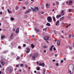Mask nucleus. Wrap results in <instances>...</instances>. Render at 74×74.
<instances>
[{
  "label": "nucleus",
  "mask_w": 74,
  "mask_h": 74,
  "mask_svg": "<svg viewBox=\"0 0 74 74\" xmlns=\"http://www.w3.org/2000/svg\"><path fill=\"white\" fill-rule=\"evenodd\" d=\"M21 46H18V49H21Z\"/></svg>",
  "instance_id": "nucleus-51"
},
{
  "label": "nucleus",
  "mask_w": 74,
  "mask_h": 74,
  "mask_svg": "<svg viewBox=\"0 0 74 74\" xmlns=\"http://www.w3.org/2000/svg\"><path fill=\"white\" fill-rule=\"evenodd\" d=\"M2 14V12H0V14Z\"/></svg>",
  "instance_id": "nucleus-64"
},
{
  "label": "nucleus",
  "mask_w": 74,
  "mask_h": 74,
  "mask_svg": "<svg viewBox=\"0 0 74 74\" xmlns=\"http://www.w3.org/2000/svg\"><path fill=\"white\" fill-rule=\"evenodd\" d=\"M47 28L46 27L45 28H43V31H44V30H45V31H47Z\"/></svg>",
  "instance_id": "nucleus-28"
},
{
  "label": "nucleus",
  "mask_w": 74,
  "mask_h": 74,
  "mask_svg": "<svg viewBox=\"0 0 74 74\" xmlns=\"http://www.w3.org/2000/svg\"><path fill=\"white\" fill-rule=\"evenodd\" d=\"M53 50L54 51H56V48L55 47L53 48Z\"/></svg>",
  "instance_id": "nucleus-47"
},
{
  "label": "nucleus",
  "mask_w": 74,
  "mask_h": 74,
  "mask_svg": "<svg viewBox=\"0 0 74 74\" xmlns=\"http://www.w3.org/2000/svg\"><path fill=\"white\" fill-rule=\"evenodd\" d=\"M50 5L48 3L46 4V6L47 8H49V7Z\"/></svg>",
  "instance_id": "nucleus-21"
},
{
  "label": "nucleus",
  "mask_w": 74,
  "mask_h": 74,
  "mask_svg": "<svg viewBox=\"0 0 74 74\" xmlns=\"http://www.w3.org/2000/svg\"><path fill=\"white\" fill-rule=\"evenodd\" d=\"M16 10H18V7H16Z\"/></svg>",
  "instance_id": "nucleus-41"
},
{
  "label": "nucleus",
  "mask_w": 74,
  "mask_h": 74,
  "mask_svg": "<svg viewBox=\"0 0 74 74\" xmlns=\"http://www.w3.org/2000/svg\"><path fill=\"white\" fill-rule=\"evenodd\" d=\"M23 47H26V44H24L23 45Z\"/></svg>",
  "instance_id": "nucleus-52"
},
{
  "label": "nucleus",
  "mask_w": 74,
  "mask_h": 74,
  "mask_svg": "<svg viewBox=\"0 0 74 74\" xmlns=\"http://www.w3.org/2000/svg\"><path fill=\"white\" fill-rule=\"evenodd\" d=\"M71 35H69L68 36L69 38H70V37H71Z\"/></svg>",
  "instance_id": "nucleus-42"
},
{
  "label": "nucleus",
  "mask_w": 74,
  "mask_h": 74,
  "mask_svg": "<svg viewBox=\"0 0 74 74\" xmlns=\"http://www.w3.org/2000/svg\"><path fill=\"white\" fill-rule=\"evenodd\" d=\"M71 26V24L70 23L69 24V25H68V26Z\"/></svg>",
  "instance_id": "nucleus-60"
},
{
  "label": "nucleus",
  "mask_w": 74,
  "mask_h": 74,
  "mask_svg": "<svg viewBox=\"0 0 74 74\" xmlns=\"http://www.w3.org/2000/svg\"><path fill=\"white\" fill-rule=\"evenodd\" d=\"M59 23V21H57L56 23V26H57L58 25V23Z\"/></svg>",
  "instance_id": "nucleus-22"
},
{
  "label": "nucleus",
  "mask_w": 74,
  "mask_h": 74,
  "mask_svg": "<svg viewBox=\"0 0 74 74\" xmlns=\"http://www.w3.org/2000/svg\"><path fill=\"white\" fill-rule=\"evenodd\" d=\"M7 70H8V71H12V69H11L10 67H9L7 69Z\"/></svg>",
  "instance_id": "nucleus-8"
},
{
  "label": "nucleus",
  "mask_w": 74,
  "mask_h": 74,
  "mask_svg": "<svg viewBox=\"0 0 74 74\" xmlns=\"http://www.w3.org/2000/svg\"><path fill=\"white\" fill-rule=\"evenodd\" d=\"M11 55H15V54L14 53H13V52H12L11 53Z\"/></svg>",
  "instance_id": "nucleus-35"
},
{
  "label": "nucleus",
  "mask_w": 74,
  "mask_h": 74,
  "mask_svg": "<svg viewBox=\"0 0 74 74\" xmlns=\"http://www.w3.org/2000/svg\"><path fill=\"white\" fill-rule=\"evenodd\" d=\"M54 33H55V34H56V30H54L53 31Z\"/></svg>",
  "instance_id": "nucleus-30"
},
{
  "label": "nucleus",
  "mask_w": 74,
  "mask_h": 74,
  "mask_svg": "<svg viewBox=\"0 0 74 74\" xmlns=\"http://www.w3.org/2000/svg\"><path fill=\"white\" fill-rule=\"evenodd\" d=\"M56 4L57 5H59V2L57 1L56 2Z\"/></svg>",
  "instance_id": "nucleus-40"
},
{
  "label": "nucleus",
  "mask_w": 74,
  "mask_h": 74,
  "mask_svg": "<svg viewBox=\"0 0 74 74\" xmlns=\"http://www.w3.org/2000/svg\"><path fill=\"white\" fill-rule=\"evenodd\" d=\"M19 71H20V72H21V71H22V70L21 69H19Z\"/></svg>",
  "instance_id": "nucleus-57"
},
{
  "label": "nucleus",
  "mask_w": 74,
  "mask_h": 74,
  "mask_svg": "<svg viewBox=\"0 0 74 74\" xmlns=\"http://www.w3.org/2000/svg\"><path fill=\"white\" fill-rule=\"evenodd\" d=\"M38 53H35L34 54L33 56L32 57V59L33 60H35V58H37L38 56Z\"/></svg>",
  "instance_id": "nucleus-2"
},
{
  "label": "nucleus",
  "mask_w": 74,
  "mask_h": 74,
  "mask_svg": "<svg viewBox=\"0 0 74 74\" xmlns=\"http://www.w3.org/2000/svg\"><path fill=\"white\" fill-rule=\"evenodd\" d=\"M5 36L2 35L1 36V38H2V39H4V38H5Z\"/></svg>",
  "instance_id": "nucleus-26"
},
{
  "label": "nucleus",
  "mask_w": 74,
  "mask_h": 74,
  "mask_svg": "<svg viewBox=\"0 0 74 74\" xmlns=\"http://www.w3.org/2000/svg\"><path fill=\"white\" fill-rule=\"evenodd\" d=\"M34 73H37V71H34Z\"/></svg>",
  "instance_id": "nucleus-59"
},
{
  "label": "nucleus",
  "mask_w": 74,
  "mask_h": 74,
  "mask_svg": "<svg viewBox=\"0 0 74 74\" xmlns=\"http://www.w3.org/2000/svg\"><path fill=\"white\" fill-rule=\"evenodd\" d=\"M31 48H34V46L33 44H31Z\"/></svg>",
  "instance_id": "nucleus-25"
},
{
  "label": "nucleus",
  "mask_w": 74,
  "mask_h": 74,
  "mask_svg": "<svg viewBox=\"0 0 74 74\" xmlns=\"http://www.w3.org/2000/svg\"><path fill=\"white\" fill-rule=\"evenodd\" d=\"M43 48H47V46H43Z\"/></svg>",
  "instance_id": "nucleus-38"
},
{
  "label": "nucleus",
  "mask_w": 74,
  "mask_h": 74,
  "mask_svg": "<svg viewBox=\"0 0 74 74\" xmlns=\"http://www.w3.org/2000/svg\"><path fill=\"white\" fill-rule=\"evenodd\" d=\"M43 71L44 72H45V71H46L45 70V69H44L43 70Z\"/></svg>",
  "instance_id": "nucleus-62"
},
{
  "label": "nucleus",
  "mask_w": 74,
  "mask_h": 74,
  "mask_svg": "<svg viewBox=\"0 0 74 74\" xmlns=\"http://www.w3.org/2000/svg\"><path fill=\"white\" fill-rule=\"evenodd\" d=\"M13 34L12 33L11 36L12 37V36H13Z\"/></svg>",
  "instance_id": "nucleus-55"
},
{
  "label": "nucleus",
  "mask_w": 74,
  "mask_h": 74,
  "mask_svg": "<svg viewBox=\"0 0 74 74\" xmlns=\"http://www.w3.org/2000/svg\"><path fill=\"white\" fill-rule=\"evenodd\" d=\"M61 63H63V60H61Z\"/></svg>",
  "instance_id": "nucleus-46"
},
{
  "label": "nucleus",
  "mask_w": 74,
  "mask_h": 74,
  "mask_svg": "<svg viewBox=\"0 0 74 74\" xmlns=\"http://www.w3.org/2000/svg\"><path fill=\"white\" fill-rule=\"evenodd\" d=\"M27 17H28V16L27 15H25V18H27Z\"/></svg>",
  "instance_id": "nucleus-34"
},
{
  "label": "nucleus",
  "mask_w": 74,
  "mask_h": 74,
  "mask_svg": "<svg viewBox=\"0 0 74 74\" xmlns=\"http://www.w3.org/2000/svg\"><path fill=\"white\" fill-rule=\"evenodd\" d=\"M46 25L48 26H49L51 25V24H50V23H47L46 24Z\"/></svg>",
  "instance_id": "nucleus-23"
},
{
  "label": "nucleus",
  "mask_w": 74,
  "mask_h": 74,
  "mask_svg": "<svg viewBox=\"0 0 74 74\" xmlns=\"http://www.w3.org/2000/svg\"><path fill=\"white\" fill-rule=\"evenodd\" d=\"M31 9L32 10V11H33V10L34 9L32 7H31Z\"/></svg>",
  "instance_id": "nucleus-61"
},
{
  "label": "nucleus",
  "mask_w": 74,
  "mask_h": 74,
  "mask_svg": "<svg viewBox=\"0 0 74 74\" xmlns=\"http://www.w3.org/2000/svg\"><path fill=\"white\" fill-rule=\"evenodd\" d=\"M61 37L62 38H64V36H61Z\"/></svg>",
  "instance_id": "nucleus-49"
},
{
  "label": "nucleus",
  "mask_w": 74,
  "mask_h": 74,
  "mask_svg": "<svg viewBox=\"0 0 74 74\" xmlns=\"http://www.w3.org/2000/svg\"><path fill=\"white\" fill-rule=\"evenodd\" d=\"M44 12H41V14H44Z\"/></svg>",
  "instance_id": "nucleus-48"
},
{
  "label": "nucleus",
  "mask_w": 74,
  "mask_h": 74,
  "mask_svg": "<svg viewBox=\"0 0 74 74\" xmlns=\"http://www.w3.org/2000/svg\"><path fill=\"white\" fill-rule=\"evenodd\" d=\"M34 8L37 11H38V7H35Z\"/></svg>",
  "instance_id": "nucleus-16"
},
{
  "label": "nucleus",
  "mask_w": 74,
  "mask_h": 74,
  "mask_svg": "<svg viewBox=\"0 0 74 74\" xmlns=\"http://www.w3.org/2000/svg\"><path fill=\"white\" fill-rule=\"evenodd\" d=\"M47 19L49 22H52V18H51V16H48L47 18Z\"/></svg>",
  "instance_id": "nucleus-3"
},
{
  "label": "nucleus",
  "mask_w": 74,
  "mask_h": 74,
  "mask_svg": "<svg viewBox=\"0 0 74 74\" xmlns=\"http://www.w3.org/2000/svg\"><path fill=\"white\" fill-rule=\"evenodd\" d=\"M19 29L18 28H17L16 29V33H19Z\"/></svg>",
  "instance_id": "nucleus-10"
},
{
  "label": "nucleus",
  "mask_w": 74,
  "mask_h": 74,
  "mask_svg": "<svg viewBox=\"0 0 74 74\" xmlns=\"http://www.w3.org/2000/svg\"><path fill=\"white\" fill-rule=\"evenodd\" d=\"M55 57H57V56H58V55L56 54H55Z\"/></svg>",
  "instance_id": "nucleus-45"
},
{
  "label": "nucleus",
  "mask_w": 74,
  "mask_h": 74,
  "mask_svg": "<svg viewBox=\"0 0 74 74\" xmlns=\"http://www.w3.org/2000/svg\"><path fill=\"white\" fill-rule=\"evenodd\" d=\"M44 40H49V36H46L44 38Z\"/></svg>",
  "instance_id": "nucleus-4"
},
{
  "label": "nucleus",
  "mask_w": 74,
  "mask_h": 74,
  "mask_svg": "<svg viewBox=\"0 0 74 74\" xmlns=\"http://www.w3.org/2000/svg\"><path fill=\"white\" fill-rule=\"evenodd\" d=\"M10 39H12V37L11 36H10Z\"/></svg>",
  "instance_id": "nucleus-50"
},
{
  "label": "nucleus",
  "mask_w": 74,
  "mask_h": 74,
  "mask_svg": "<svg viewBox=\"0 0 74 74\" xmlns=\"http://www.w3.org/2000/svg\"><path fill=\"white\" fill-rule=\"evenodd\" d=\"M20 58V57H19L18 56L16 58V59L17 60H18V59H19Z\"/></svg>",
  "instance_id": "nucleus-33"
},
{
  "label": "nucleus",
  "mask_w": 74,
  "mask_h": 74,
  "mask_svg": "<svg viewBox=\"0 0 74 74\" xmlns=\"http://www.w3.org/2000/svg\"><path fill=\"white\" fill-rule=\"evenodd\" d=\"M69 12H72L73 11V10L72 9H69Z\"/></svg>",
  "instance_id": "nucleus-27"
},
{
  "label": "nucleus",
  "mask_w": 74,
  "mask_h": 74,
  "mask_svg": "<svg viewBox=\"0 0 74 74\" xmlns=\"http://www.w3.org/2000/svg\"><path fill=\"white\" fill-rule=\"evenodd\" d=\"M35 31H36V32H39V30H38V29L37 28H35Z\"/></svg>",
  "instance_id": "nucleus-18"
},
{
  "label": "nucleus",
  "mask_w": 74,
  "mask_h": 74,
  "mask_svg": "<svg viewBox=\"0 0 74 74\" xmlns=\"http://www.w3.org/2000/svg\"><path fill=\"white\" fill-rule=\"evenodd\" d=\"M40 68H39L38 67H37L36 68V70H38V71L39 70H40Z\"/></svg>",
  "instance_id": "nucleus-29"
},
{
  "label": "nucleus",
  "mask_w": 74,
  "mask_h": 74,
  "mask_svg": "<svg viewBox=\"0 0 74 74\" xmlns=\"http://www.w3.org/2000/svg\"><path fill=\"white\" fill-rule=\"evenodd\" d=\"M33 12H36L37 11V10H36L35 9H34L33 10Z\"/></svg>",
  "instance_id": "nucleus-19"
},
{
  "label": "nucleus",
  "mask_w": 74,
  "mask_h": 74,
  "mask_svg": "<svg viewBox=\"0 0 74 74\" xmlns=\"http://www.w3.org/2000/svg\"><path fill=\"white\" fill-rule=\"evenodd\" d=\"M8 12L9 14L12 13V11H10L8 9Z\"/></svg>",
  "instance_id": "nucleus-17"
},
{
  "label": "nucleus",
  "mask_w": 74,
  "mask_h": 74,
  "mask_svg": "<svg viewBox=\"0 0 74 74\" xmlns=\"http://www.w3.org/2000/svg\"><path fill=\"white\" fill-rule=\"evenodd\" d=\"M59 65V64L58 63H56V65L57 66H58Z\"/></svg>",
  "instance_id": "nucleus-43"
},
{
  "label": "nucleus",
  "mask_w": 74,
  "mask_h": 74,
  "mask_svg": "<svg viewBox=\"0 0 74 74\" xmlns=\"http://www.w3.org/2000/svg\"><path fill=\"white\" fill-rule=\"evenodd\" d=\"M30 11H31V9H29L27 12H25V14H27V13H29Z\"/></svg>",
  "instance_id": "nucleus-11"
},
{
  "label": "nucleus",
  "mask_w": 74,
  "mask_h": 74,
  "mask_svg": "<svg viewBox=\"0 0 74 74\" xmlns=\"http://www.w3.org/2000/svg\"><path fill=\"white\" fill-rule=\"evenodd\" d=\"M69 73H70V74H72L71 73V70H72V71H73L74 70V66L72 64H71L69 66H68Z\"/></svg>",
  "instance_id": "nucleus-1"
},
{
  "label": "nucleus",
  "mask_w": 74,
  "mask_h": 74,
  "mask_svg": "<svg viewBox=\"0 0 74 74\" xmlns=\"http://www.w3.org/2000/svg\"><path fill=\"white\" fill-rule=\"evenodd\" d=\"M32 56H33V55L32 54H31L29 55V57H32Z\"/></svg>",
  "instance_id": "nucleus-37"
},
{
  "label": "nucleus",
  "mask_w": 74,
  "mask_h": 74,
  "mask_svg": "<svg viewBox=\"0 0 74 74\" xmlns=\"http://www.w3.org/2000/svg\"><path fill=\"white\" fill-rule=\"evenodd\" d=\"M46 42H47V43L48 44V43H49V42H48V41L47 40L46 41Z\"/></svg>",
  "instance_id": "nucleus-58"
},
{
  "label": "nucleus",
  "mask_w": 74,
  "mask_h": 74,
  "mask_svg": "<svg viewBox=\"0 0 74 74\" xmlns=\"http://www.w3.org/2000/svg\"><path fill=\"white\" fill-rule=\"evenodd\" d=\"M0 62L1 64L2 65V66H4V65L5 64V63H4V61L2 60H1Z\"/></svg>",
  "instance_id": "nucleus-7"
},
{
  "label": "nucleus",
  "mask_w": 74,
  "mask_h": 74,
  "mask_svg": "<svg viewBox=\"0 0 74 74\" xmlns=\"http://www.w3.org/2000/svg\"><path fill=\"white\" fill-rule=\"evenodd\" d=\"M69 3H70L71 4H72L73 3V2H72V1H69Z\"/></svg>",
  "instance_id": "nucleus-32"
},
{
  "label": "nucleus",
  "mask_w": 74,
  "mask_h": 74,
  "mask_svg": "<svg viewBox=\"0 0 74 74\" xmlns=\"http://www.w3.org/2000/svg\"><path fill=\"white\" fill-rule=\"evenodd\" d=\"M22 8L24 10H26V8H25V7L24 6Z\"/></svg>",
  "instance_id": "nucleus-36"
},
{
  "label": "nucleus",
  "mask_w": 74,
  "mask_h": 74,
  "mask_svg": "<svg viewBox=\"0 0 74 74\" xmlns=\"http://www.w3.org/2000/svg\"><path fill=\"white\" fill-rule=\"evenodd\" d=\"M60 40H58V42L57 43V46H59L60 45Z\"/></svg>",
  "instance_id": "nucleus-9"
},
{
  "label": "nucleus",
  "mask_w": 74,
  "mask_h": 74,
  "mask_svg": "<svg viewBox=\"0 0 74 74\" xmlns=\"http://www.w3.org/2000/svg\"><path fill=\"white\" fill-rule=\"evenodd\" d=\"M56 61V60H53V62H55Z\"/></svg>",
  "instance_id": "nucleus-56"
},
{
  "label": "nucleus",
  "mask_w": 74,
  "mask_h": 74,
  "mask_svg": "<svg viewBox=\"0 0 74 74\" xmlns=\"http://www.w3.org/2000/svg\"><path fill=\"white\" fill-rule=\"evenodd\" d=\"M61 12L62 13H64V11H63V10H61Z\"/></svg>",
  "instance_id": "nucleus-53"
},
{
  "label": "nucleus",
  "mask_w": 74,
  "mask_h": 74,
  "mask_svg": "<svg viewBox=\"0 0 74 74\" xmlns=\"http://www.w3.org/2000/svg\"><path fill=\"white\" fill-rule=\"evenodd\" d=\"M53 19L54 22H55V21H56V18H55V16H53Z\"/></svg>",
  "instance_id": "nucleus-15"
},
{
  "label": "nucleus",
  "mask_w": 74,
  "mask_h": 74,
  "mask_svg": "<svg viewBox=\"0 0 74 74\" xmlns=\"http://www.w3.org/2000/svg\"><path fill=\"white\" fill-rule=\"evenodd\" d=\"M4 9V7H1V9L2 10H3Z\"/></svg>",
  "instance_id": "nucleus-39"
},
{
  "label": "nucleus",
  "mask_w": 74,
  "mask_h": 74,
  "mask_svg": "<svg viewBox=\"0 0 74 74\" xmlns=\"http://www.w3.org/2000/svg\"><path fill=\"white\" fill-rule=\"evenodd\" d=\"M39 66H42V67H44V66H45V64H44V63H41L40 62L39 64Z\"/></svg>",
  "instance_id": "nucleus-6"
},
{
  "label": "nucleus",
  "mask_w": 74,
  "mask_h": 74,
  "mask_svg": "<svg viewBox=\"0 0 74 74\" xmlns=\"http://www.w3.org/2000/svg\"><path fill=\"white\" fill-rule=\"evenodd\" d=\"M64 16H63L60 19V21H63V19H64Z\"/></svg>",
  "instance_id": "nucleus-12"
},
{
  "label": "nucleus",
  "mask_w": 74,
  "mask_h": 74,
  "mask_svg": "<svg viewBox=\"0 0 74 74\" xmlns=\"http://www.w3.org/2000/svg\"><path fill=\"white\" fill-rule=\"evenodd\" d=\"M69 49H72V48L71 46L69 47Z\"/></svg>",
  "instance_id": "nucleus-44"
},
{
  "label": "nucleus",
  "mask_w": 74,
  "mask_h": 74,
  "mask_svg": "<svg viewBox=\"0 0 74 74\" xmlns=\"http://www.w3.org/2000/svg\"><path fill=\"white\" fill-rule=\"evenodd\" d=\"M53 47H54V46L53 45L50 48V51H52V48Z\"/></svg>",
  "instance_id": "nucleus-14"
},
{
  "label": "nucleus",
  "mask_w": 74,
  "mask_h": 74,
  "mask_svg": "<svg viewBox=\"0 0 74 74\" xmlns=\"http://www.w3.org/2000/svg\"><path fill=\"white\" fill-rule=\"evenodd\" d=\"M61 17V14H60L59 15H57L56 16L57 18H60Z\"/></svg>",
  "instance_id": "nucleus-13"
},
{
  "label": "nucleus",
  "mask_w": 74,
  "mask_h": 74,
  "mask_svg": "<svg viewBox=\"0 0 74 74\" xmlns=\"http://www.w3.org/2000/svg\"><path fill=\"white\" fill-rule=\"evenodd\" d=\"M28 3H29V1H26L25 2V4L26 5H27V4H28Z\"/></svg>",
  "instance_id": "nucleus-24"
},
{
  "label": "nucleus",
  "mask_w": 74,
  "mask_h": 74,
  "mask_svg": "<svg viewBox=\"0 0 74 74\" xmlns=\"http://www.w3.org/2000/svg\"><path fill=\"white\" fill-rule=\"evenodd\" d=\"M25 66H26V67H28V66H27L26 65H25Z\"/></svg>",
  "instance_id": "nucleus-63"
},
{
  "label": "nucleus",
  "mask_w": 74,
  "mask_h": 74,
  "mask_svg": "<svg viewBox=\"0 0 74 74\" xmlns=\"http://www.w3.org/2000/svg\"><path fill=\"white\" fill-rule=\"evenodd\" d=\"M10 20L11 21H14L15 20V19L13 17H11L10 18Z\"/></svg>",
  "instance_id": "nucleus-20"
},
{
  "label": "nucleus",
  "mask_w": 74,
  "mask_h": 74,
  "mask_svg": "<svg viewBox=\"0 0 74 74\" xmlns=\"http://www.w3.org/2000/svg\"><path fill=\"white\" fill-rule=\"evenodd\" d=\"M23 64H21L20 65V66L21 67H23Z\"/></svg>",
  "instance_id": "nucleus-31"
},
{
  "label": "nucleus",
  "mask_w": 74,
  "mask_h": 74,
  "mask_svg": "<svg viewBox=\"0 0 74 74\" xmlns=\"http://www.w3.org/2000/svg\"><path fill=\"white\" fill-rule=\"evenodd\" d=\"M26 49L27 50L26 52V53H29V52H30V49L29 47H27Z\"/></svg>",
  "instance_id": "nucleus-5"
},
{
  "label": "nucleus",
  "mask_w": 74,
  "mask_h": 74,
  "mask_svg": "<svg viewBox=\"0 0 74 74\" xmlns=\"http://www.w3.org/2000/svg\"><path fill=\"white\" fill-rule=\"evenodd\" d=\"M16 67H19V65H16Z\"/></svg>",
  "instance_id": "nucleus-54"
}]
</instances>
